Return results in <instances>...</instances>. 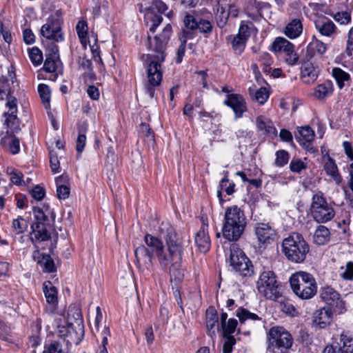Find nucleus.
I'll return each mask as SVG.
<instances>
[{"instance_id": "412c9836", "label": "nucleus", "mask_w": 353, "mask_h": 353, "mask_svg": "<svg viewBox=\"0 0 353 353\" xmlns=\"http://www.w3.org/2000/svg\"><path fill=\"white\" fill-rule=\"evenodd\" d=\"M320 69L312 63L306 62L303 64L301 72V79L305 84L313 83L319 74Z\"/></svg>"}, {"instance_id": "9b49d317", "label": "nucleus", "mask_w": 353, "mask_h": 353, "mask_svg": "<svg viewBox=\"0 0 353 353\" xmlns=\"http://www.w3.org/2000/svg\"><path fill=\"white\" fill-rule=\"evenodd\" d=\"M323 353H353V337L347 332H342L330 345L325 347Z\"/></svg>"}, {"instance_id": "1a4fd4ad", "label": "nucleus", "mask_w": 353, "mask_h": 353, "mask_svg": "<svg viewBox=\"0 0 353 353\" xmlns=\"http://www.w3.org/2000/svg\"><path fill=\"white\" fill-rule=\"evenodd\" d=\"M230 264L242 276L249 277L254 274L252 262L236 245L230 247Z\"/></svg>"}, {"instance_id": "9d476101", "label": "nucleus", "mask_w": 353, "mask_h": 353, "mask_svg": "<svg viewBox=\"0 0 353 353\" xmlns=\"http://www.w3.org/2000/svg\"><path fill=\"white\" fill-rule=\"evenodd\" d=\"M168 10L167 5L161 0H153L151 6L145 9L144 20L151 32H154L163 21L161 14Z\"/></svg>"}, {"instance_id": "4468645a", "label": "nucleus", "mask_w": 353, "mask_h": 353, "mask_svg": "<svg viewBox=\"0 0 353 353\" xmlns=\"http://www.w3.org/2000/svg\"><path fill=\"white\" fill-rule=\"evenodd\" d=\"M137 268L144 274H149L153 266L152 254L148 248L141 245L134 250Z\"/></svg>"}, {"instance_id": "79ce46f5", "label": "nucleus", "mask_w": 353, "mask_h": 353, "mask_svg": "<svg viewBox=\"0 0 353 353\" xmlns=\"http://www.w3.org/2000/svg\"><path fill=\"white\" fill-rule=\"evenodd\" d=\"M314 138V132L310 126L301 127L299 130V134L296 135V140L301 143L310 142Z\"/></svg>"}, {"instance_id": "f03ea898", "label": "nucleus", "mask_w": 353, "mask_h": 353, "mask_svg": "<svg viewBox=\"0 0 353 353\" xmlns=\"http://www.w3.org/2000/svg\"><path fill=\"white\" fill-rule=\"evenodd\" d=\"M246 225V219L243 211L237 205L226 209L221 233L229 241H238L243 234Z\"/></svg>"}, {"instance_id": "72a5a7b5", "label": "nucleus", "mask_w": 353, "mask_h": 353, "mask_svg": "<svg viewBox=\"0 0 353 353\" xmlns=\"http://www.w3.org/2000/svg\"><path fill=\"white\" fill-rule=\"evenodd\" d=\"M144 242L148 248L150 249V252L155 255L165 248L161 239L149 234L145 236Z\"/></svg>"}, {"instance_id": "2f4dec72", "label": "nucleus", "mask_w": 353, "mask_h": 353, "mask_svg": "<svg viewBox=\"0 0 353 353\" xmlns=\"http://www.w3.org/2000/svg\"><path fill=\"white\" fill-rule=\"evenodd\" d=\"M333 92V84L330 81H326L319 84L314 89V96L318 99H324Z\"/></svg>"}, {"instance_id": "c756f323", "label": "nucleus", "mask_w": 353, "mask_h": 353, "mask_svg": "<svg viewBox=\"0 0 353 353\" xmlns=\"http://www.w3.org/2000/svg\"><path fill=\"white\" fill-rule=\"evenodd\" d=\"M330 239V232L324 225H319L314 231L313 236L314 243L319 245H323L327 243Z\"/></svg>"}, {"instance_id": "680f3d73", "label": "nucleus", "mask_w": 353, "mask_h": 353, "mask_svg": "<svg viewBox=\"0 0 353 353\" xmlns=\"http://www.w3.org/2000/svg\"><path fill=\"white\" fill-rule=\"evenodd\" d=\"M62 345L58 341H53L50 344L46 345L43 353H61Z\"/></svg>"}, {"instance_id": "7c9ffc66", "label": "nucleus", "mask_w": 353, "mask_h": 353, "mask_svg": "<svg viewBox=\"0 0 353 353\" xmlns=\"http://www.w3.org/2000/svg\"><path fill=\"white\" fill-rule=\"evenodd\" d=\"M248 93L252 101H256L260 105L264 104L270 95L268 89L264 87H261L257 90H255L254 88L250 87Z\"/></svg>"}, {"instance_id": "a211bd4d", "label": "nucleus", "mask_w": 353, "mask_h": 353, "mask_svg": "<svg viewBox=\"0 0 353 353\" xmlns=\"http://www.w3.org/2000/svg\"><path fill=\"white\" fill-rule=\"evenodd\" d=\"M159 232L166 242L167 246L171 247V244L174 248L183 251L182 241L179 238L174 228L168 223H162Z\"/></svg>"}, {"instance_id": "13d9d810", "label": "nucleus", "mask_w": 353, "mask_h": 353, "mask_svg": "<svg viewBox=\"0 0 353 353\" xmlns=\"http://www.w3.org/2000/svg\"><path fill=\"white\" fill-rule=\"evenodd\" d=\"M238 322L234 319H230L225 325L221 326L224 335L228 334V336H232L231 334L235 332L236 328Z\"/></svg>"}, {"instance_id": "393cba45", "label": "nucleus", "mask_w": 353, "mask_h": 353, "mask_svg": "<svg viewBox=\"0 0 353 353\" xmlns=\"http://www.w3.org/2000/svg\"><path fill=\"white\" fill-rule=\"evenodd\" d=\"M205 316L208 334L212 338L219 330L217 312L214 307H209L206 310Z\"/></svg>"}, {"instance_id": "cd10ccee", "label": "nucleus", "mask_w": 353, "mask_h": 353, "mask_svg": "<svg viewBox=\"0 0 353 353\" xmlns=\"http://www.w3.org/2000/svg\"><path fill=\"white\" fill-rule=\"evenodd\" d=\"M181 261H178L176 265L172 263L168 267L172 289H174V285H179L184 278L183 270L181 268Z\"/></svg>"}, {"instance_id": "f8f14e48", "label": "nucleus", "mask_w": 353, "mask_h": 353, "mask_svg": "<svg viewBox=\"0 0 353 353\" xmlns=\"http://www.w3.org/2000/svg\"><path fill=\"white\" fill-rule=\"evenodd\" d=\"M272 50L276 52H284L285 61L290 65H294L299 59V56L294 52V46L283 37H276L272 44Z\"/></svg>"}, {"instance_id": "4be33fe9", "label": "nucleus", "mask_w": 353, "mask_h": 353, "mask_svg": "<svg viewBox=\"0 0 353 353\" xmlns=\"http://www.w3.org/2000/svg\"><path fill=\"white\" fill-rule=\"evenodd\" d=\"M255 233L259 241L263 243H269L276 236V232L269 224L258 223L255 227Z\"/></svg>"}, {"instance_id": "f704fd0d", "label": "nucleus", "mask_w": 353, "mask_h": 353, "mask_svg": "<svg viewBox=\"0 0 353 353\" xmlns=\"http://www.w3.org/2000/svg\"><path fill=\"white\" fill-rule=\"evenodd\" d=\"M17 112H8L4 114L6 117L5 120V124L7 125L6 134H14L20 130Z\"/></svg>"}, {"instance_id": "3c124183", "label": "nucleus", "mask_w": 353, "mask_h": 353, "mask_svg": "<svg viewBox=\"0 0 353 353\" xmlns=\"http://www.w3.org/2000/svg\"><path fill=\"white\" fill-rule=\"evenodd\" d=\"M13 230L17 234L23 233L28 228V222L21 216H18L12 221Z\"/></svg>"}, {"instance_id": "e2e57ef3", "label": "nucleus", "mask_w": 353, "mask_h": 353, "mask_svg": "<svg viewBox=\"0 0 353 353\" xmlns=\"http://www.w3.org/2000/svg\"><path fill=\"white\" fill-rule=\"evenodd\" d=\"M341 276L345 280H353V262L349 261L346 263L345 270L341 274Z\"/></svg>"}, {"instance_id": "39448f33", "label": "nucleus", "mask_w": 353, "mask_h": 353, "mask_svg": "<svg viewBox=\"0 0 353 353\" xmlns=\"http://www.w3.org/2000/svg\"><path fill=\"white\" fill-rule=\"evenodd\" d=\"M33 212L36 221L31 225L30 240L38 250L41 243L50 239V221L48 214L41 208H34Z\"/></svg>"}, {"instance_id": "aec40b11", "label": "nucleus", "mask_w": 353, "mask_h": 353, "mask_svg": "<svg viewBox=\"0 0 353 353\" xmlns=\"http://www.w3.org/2000/svg\"><path fill=\"white\" fill-rule=\"evenodd\" d=\"M43 288L47 302L46 311L49 313H53L57 308V290L49 281L43 283Z\"/></svg>"}, {"instance_id": "ddd939ff", "label": "nucleus", "mask_w": 353, "mask_h": 353, "mask_svg": "<svg viewBox=\"0 0 353 353\" xmlns=\"http://www.w3.org/2000/svg\"><path fill=\"white\" fill-rule=\"evenodd\" d=\"M183 251L174 248L171 244V247L167 246L164 248L156 256L159 261V265L163 270H168V267L178 261H182Z\"/></svg>"}, {"instance_id": "7ed1b4c3", "label": "nucleus", "mask_w": 353, "mask_h": 353, "mask_svg": "<svg viewBox=\"0 0 353 353\" xmlns=\"http://www.w3.org/2000/svg\"><path fill=\"white\" fill-rule=\"evenodd\" d=\"M281 250L288 261L301 263L305 260L310 246L301 234L293 233L283 240Z\"/></svg>"}, {"instance_id": "ea45409f", "label": "nucleus", "mask_w": 353, "mask_h": 353, "mask_svg": "<svg viewBox=\"0 0 353 353\" xmlns=\"http://www.w3.org/2000/svg\"><path fill=\"white\" fill-rule=\"evenodd\" d=\"M57 52V47L55 46L52 50V53L50 54V57H47L45 60L43 68L46 72L50 73L56 72L59 58Z\"/></svg>"}, {"instance_id": "0e129e2a", "label": "nucleus", "mask_w": 353, "mask_h": 353, "mask_svg": "<svg viewBox=\"0 0 353 353\" xmlns=\"http://www.w3.org/2000/svg\"><path fill=\"white\" fill-rule=\"evenodd\" d=\"M236 343V339L233 336H228L223 343V353H232L234 345Z\"/></svg>"}, {"instance_id": "6ab92c4d", "label": "nucleus", "mask_w": 353, "mask_h": 353, "mask_svg": "<svg viewBox=\"0 0 353 353\" xmlns=\"http://www.w3.org/2000/svg\"><path fill=\"white\" fill-rule=\"evenodd\" d=\"M333 319V312L330 307H323L314 311L312 315V325L314 327L325 329Z\"/></svg>"}, {"instance_id": "864d4df0", "label": "nucleus", "mask_w": 353, "mask_h": 353, "mask_svg": "<svg viewBox=\"0 0 353 353\" xmlns=\"http://www.w3.org/2000/svg\"><path fill=\"white\" fill-rule=\"evenodd\" d=\"M289 153L283 150H279L276 152L275 165L282 167L286 165L289 161Z\"/></svg>"}, {"instance_id": "c9c22d12", "label": "nucleus", "mask_w": 353, "mask_h": 353, "mask_svg": "<svg viewBox=\"0 0 353 353\" xmlns=\"http://www.w3.org/2000/svg\"><path fill=\"white\" fill-rule=\"evenodd\" d=\"M184 28L179 35H184L185 32L192 33V39L196 36L198 21L190 14H186L183 19Z\"/></svg>"}, {"instance_id": "0eeeda50", "label": "nucleus", "mask_w": 353, "mask_h": 353, "mask_svg": "<svg viewBox=\"0 0 353 353\" xmlns=\"http://www.w3.org/2000/svg\"><path fill=\"white\" fill-rule=\"evenodd\" d=\"M310 214L317 223H327L335 216V210L328 203L322 192H317L312 196L310 208Z\"/></svg>"}, {"instance_id": "bf43d9fd", "label": "nucleus", "mask_w": 353, "mask_h": 353, "mask_svg": "<svg viewBox=\"0 0 353 353\" xmlns=\"http://www.w3.org/2000/svg\"><path fill=\"white\" fill-rule=\"evenodd\" d=\"M50 165L53 173L60 172V163L57 154L53 151H50Z\"/></svg>"}, {"instance_id": "49530a36", "label": "nucleus", "mask_w": 353, "mask_h": 353, "mask_svg": "<svg viewBox=\"0 0 353 353\" xmlns=\"http://www.w3.org/2000/svg\"><path fill=\"white\" fill-rule=\"evenodd\" d=\"M236 315L239 318L241 323H243L247 320L259 321L261 318L256 314L250 312L247 309L239 307L236 312Z\"/></svg>"}, {"instance_id": "c03bdc74", "label": "nucleus", "mask_w": 353, "mask_h": 353, "mask_svg": "<svg viewBox=\"0 0 353 353\" xmlns=\"http://www.w3.org/2000/svg\"><path fill=\"white\" fill-rule=\"evenodd\" d=\"M332 74L340 89L344 87L345 81L350 80V74L339 68H333Z\"/></svg>"}, {"instance_id": "de8ad7c7", "label": "nucleus", "mask_w": 353, "mask_h": 353, "mask_svg": "<svg viewBox=\"0 0 353 353\" xmlns=\"http://www.w3.org/2000/svg\"><path fill=\"white\" fill-rule=\"evenodd\" d=\"M14 83V81L12 79L8 80L4 77H1L0 79V98L1 99H3V97H8L12 95V90L11 88V85Z\"/></svg>"}, {"instance_id": "8fccbe9b", "label": "nucleus", "mask_w": 353, "mask_h": 353, "mask_svg": "<svg viewBox=\"0 0 353 353\" xmlns=\"http://www.w3.org/2000/svg\"><path fill=\"white\" fill-rule=\"evenodd\" d=\"M230 16V12H228L226 7L222 4L219 5L217 9L216 20L217 24L220 28H223Z\"/></svg>"}, {"instance_id": "5fc2aeb1", "label": "nucleus", "mask_w": 353, "mask_h": 353, "mask_svg": "<svg viewBox=\"0 0 353 353\" xmlns=\"http://www.w3.org/2000/svg\"><path fill=\"white\" fill-rule=\"evenodd\" d=\"M88 30V25L85 21L81 20L77 23L76 26V30L81 43L86 39Z\"/></svg>"}, {"instance_id": "bb28decb", "label": "nucleus", "mask_w": 353, "mask_h": 353, "mask_svg": "<svg viewBox=\"0 0 353 353\" xmlns=\"http://www.w3.org/2000/svg\"><path fill=\"white\" fill-rule=\"evenodd\" d=\"M34 260L37 259V263L43 268V270L46 272H53L56 270L54 261L49 254H41L38 250L33 253Z\"/></svg>"}, {"instance_id": "37998d69", "label": "nucleus", "mask_w": 353, "mask_h": 353, "mask_svg": "<svg viewBox=\"0 0 353 353\" xmlns=\"http://www.w3.org/2000/svg\"><path fill=\"white\" fill-rule=\"evenodd\" d=\"M188 39H192V33L185 32L184 35H179V40L181 44L176 52V62L177 63H181L183 58L185 55L186 43Z\"/></svg>"}, {"instance_id": "a18cd8bd", "label": "nucleus", "mask_w": 353, "mask_h": 353, "mask_svg": "<svg viewBox=\"0 0 353 353\" xmlns=\"http://www.w3.org/2000/svg\"><path fill=\"white\" fill-rule=\"evenodd\" d=\"M232 45V48L234 52L241 54L245 50L247 40L238 36H230L228 39Z\"/></svg>"}, {"instance_id": "6e6552de", "label": "nucleus", "mask_w": 353, "mask_h": 353, "mask_svg": "<svg viewBox=\"0 0 353 353\" xmlns=\"http://www.w3.org/2000/svg\"><path fill=\"white\" fill-rule=\"evenodd\" d=\"M256 288L259 293L267 299L276 301L281 296L276 275L270 270H265L260 274Z\"/></svg>"}, {"instance_id": "6e6d98bb", "label": "nucleus", "mask_w": 353, "mask_h": 353, "mask_svg": "<svg viewBox=\"0 0 353 353\" xmlns=\"http://www.w3.org/2000/svg\"><path fill=\"white\" fill-rule=\"evenodd\" d=\"M306 164L300 159L293 158L290 163V169L292 172L299 173L306 169Z\"/></svg>"}, {"instance_id": "423d86ee", "label": "nucleus", "mask_w": 353, "mask_h": 353, "mask_svg": "<svg viewBox=\"0 0 353 353\" xmlns=\"http://www.w3.org/2000/svg\"><path fill=\"white\" fill-rule=\"evenodd\" d=\"M291 334L283 327H273L268 334V350L270 353H286L292 345Z\"/></svg>"}, {"instance_id": "b1692460", "label": "nucleus", "mask_w": 353, "mask_h": 353, "mask_svg": "<svg viewBox=\"0 0 353 353\" xmlns=\"http://www.w3.org/2000/svg\"><path fill=\"white\" fill-rule=\"evenodd\" d=\"M314 26L319 33L323 36L330 37L336 31L334 23L329 19L321 16L314 20Z\"/></svg>"}, {"instance_id": "c85d7f7f", "label": "nucleus", "mask_w": 353, "mask_h": 353, "mask_svg": "<svg viewBox=\"0 0 353 353\" xmlns=\"http://www.w3.org/2000/svg\"><path fill=\"white\" fill-rule=\"evenodd\" d=\"M326 50L327 47L324 43L314 39L307 46L306 57L307 59H311L316 54L323 55Z\"/></svg>"}, {"instance_id": "473e14b6", "label": "nucleus", "mask_w": 353, "mask_h": 353, "mask_svg": "<svg viewBox=\"0 0 353 353\" xmlns=\"http://www.w3.org/2000/svg\"><path fill=\"white\" fill-rule=\"evenodd\" d=\"M256 122L258 129L263 131L264 134L276 135V130L269 119L263 116H259L256 118Z\"/></svg>"}, {"instance_id": "f257e3e1", "label": "nucleus", "mask_w": 353, "mask_h": 353, "mask_svg": "<svg viewBox=\"0 0 353 353\" xmlns=\"http://www.w3.org/2000/svg\"><path fill=\"white\" fill-rule=\"evenodd\" d=\"M172 34V26L167 24L162 32L155 36L152 40L148 36L149 48L152 53L145 55V61L147 65V81L144 84L145 92L153 98L155 94V88L161 85L163 78L161 63L164 62L166 57V45Z\"/></svg>"}, {"instance_id": "e433bc0d", "label": "nucleus", "mask_w": 353, "mask_h": 353, "mask_svg": "<svg viewBox=\"0 0 353 353\" xmlns=\"http://www.w3.org/2000/svg\"><path fill=\"white\" fill-rule=\"evenodd\" d=\"M324 169L326 173L331 176L337 184H340L342 181V177L339 173L338 168L334 161L328 157L324 165Z\"/></svg>"}, {"instance_id": "58836bf2", "label": "nucleus", "mask_w": 353, "mask_h": 353, "mask_svg": "<svg viewBox=\"0 0 353 353\" xmlns=\"http://www.w3.org/2000/svg\"><path fill=\"white\" fill-rule=\"evenodd\" d=\"M13 134H6L1 140V144L5 145H9V149L12 154L19 153L20 150L19 140L18 138L12 136Z\"/></svg>"}, {"instance_id": "dca6fc26", "label": "nucleus", "mask_w": 353, "mask_h": 353, "mask_svg": "<svg viewBox=\"0 0 353 353\" xmlns=\"http://www.w3.org/2000/svg\"><path fill=\"white\" fill-rule=\"evenodd\" d=\"M72 319L75 323V325H74V327H75V338L73 339L72 337V341L77 345L83 338L84 327L79 308L70 305L68 309V320L69 322H72Z\"/></svg>"}, {"instance_id": "a19ab883", "label": "nucleus", "mask_w": 353, "mask_h": 353, "mask_svg": "<svg viewBox=\"0 0 353 353\" xmlns=\"http://www.w3.org/2000/svg\"><path fill=\"white\" fill-rule=\"evenodd\" d=\"M57 333L58 336L61 338L68 337L67 342L73 343L72 337L73 339L75 338V327H74V323L72 322H68V327L57 325Z\"/></svg>"}, {"instance_id": "338daca9", "label": "nucleus", "mask_w": 353, "mask_h": 353, "mask_svg": "<svg viewBox=\"0 0 353 353\" xmlns=\"http://www.w3.org/2000/svg\"><path fill=\"white\" fill-rule=\"evenodd\" d=\"M57 194L59 199H65L70 195V188L68 185L57 187Z\"/></svg>"}, {"instance_id": "4c0bfd02", "label": "nucleus", "mask_w": 353, "mask_h": 353, "mask_svg": "<svg viewBox=\"0 0 353 353\" xmlns=\"http://www.w3.org/2000/svg\"><path fill=\"white\" fill-rule=\"evenodd\" d=\"M321 296L323 301L329 305H334V303L338 305L339 301L341 302L339 294L333 288L330 287L324 288Z\"/></svg>"}, {"instance_id": "5701e85b", "label": "nucleus", "mask_w": 353, "mask_h": 353, "mask_svg": "<svg viewBox=\"0 0 353 353\" xmlns=\"http://www.w3.org/2000/svg\"><path fill=\"white\" fill-rule=\"evenodd\" d=\"M195 243L201 252L205 253L210 248V239L208 235V225H202L194 239Z\"/></svg>"}, {"instance_id": "20e7f679", "label": "nucleus", "mask_w": 353, "mask_h": 353, "mask_svg": "<svg viewBox=\"0 0 353 353\" xmlns=\"http://www.w3.org/2000/svg\"><path fill=\"white\" fill-rule=\"evenodd\" d=\"M289 282L294 294L302 300L313 298L317 292V283L314 276L307 272L299 271L292 274Z\"/></svg>"}, {"instance_id": "69168bd1", "label": "nucleus", "mask_w": 353, "mask_h": 353, "mask_svg": "<svg viewBox=\"0 0 353 353\" xmlns=\"http://www.w3.org/2000/svg\"><path fill=\"white\" fill-rule=\"evenodd\" d=\"M212 24L209 21L200 20L198 21L197 29L199 30L201 32L209 33L212 31Z\"/></svg>"}, {"instance_id": "09e8293b", "label": "nucleus", "mask_w": 353, "mask_h": 353, "mask_svg": "<svg viewBox=\"0 0 353 353\" xmlns=\"http://www.w3.org/2000/svg\"><path fill=\"white\" fill-rule=\"evenodd\" d=\"M38 92L45 108H48L50 107V90L49 87L45 84H39L38 86Z\"/></svg>"}, {"instance_id": "a878e982", "label": "nucleus", "mask_w": 353, "mask_h": 353, "mask_svg": "<svg viewBox=\"0 0 353 353\" xmlns=\"http://www.w3.org/2000/svg\"><path fill=\"white\" fill-rule=\"evenodd\" d=\"M303 23L301 19H293L285 27L283 33L290 39L298 38L303 32Z\"/></svg>"}, {"instance_id": "2eb2a0df", "label": "nucleus", "mask_w": 353, "mask_h": 353, "mask_svg": "<svg viewBox=\"0 0 353 353\" xmlns=\"http://www.w3.org/2000/svg\"><path fill=\"white\" fill-rule=\"evenodd\" d=\"M41 33L46 39L56 42L62 41L64 39L59 20L49 19L46 23L42 26Z\"/></svg>"}, {"instance_id": "4d7b16f0", "label": "nucleus", "mask_w": 353, "mask_h": 353, "mask_svg": "<svg viewBox=\"0 0 353 353\" xmlns=\"http://www.w3.org/2000/svg\"><path fill=\"white\" fill-rule=\"evenodd\" d=\"M110 336V329L107 327H105L102 332V341L101 345L99 347L98 353H108L106 345L108 343V337Z\"/></svg>"}, {"instance_id": "603ef678", "label": "nucleus", "mask_w": 353, "mask_h": 353, "mask_svg": "<svg viewBox=\"0 0 353 353\" xmlns=\"http://www.w3.org/2000/svg\"><path fill=\"white\" fill-rule=\"evenodd\" d=\"M29 58L33 65H38L42 63L43 54L41 51L37 47H34L28 51Z\"/></svg>"}, {"instance_id": "f3484780", "label": "nucleus", "mask_w": 353, "mask_h": 353, "mask_svg": "<svg viewBox=\"0 0 353 353\" xmlns=\"http://www.w3.org/2000/svg\"><path fill=\"white\" fill-rule=\"evenodd\" d=\"M223 104L231 108L236 119L242 117L247 111V104L243 96L238 94H228Z\"/></svg>"}, {"instance_id": "052dcab7", "label": "nucleus", "mask_w": 353, "mask_h": 353, "mask_svg": "<svg viewBox=\"0 0 353 353\" xmlns=\"http://www.w3.org/2000/svg\"><path fill=\"white\" fill-rule=\"evenodd\" d=\"M335 21L341 24H347L351 21V15L348 12H338L333 16Z\"/></svg>"}, {"instance_id": "774afa93", "label": "nucleus", "mask_w": 353, "mask_h": 353, "mask_svg": "<svg viewBox=\"0 0 353 353\" xmlns=\"http://www.w3.org/2000/svg\"><path fill=\"white\" fill-rule=\"evenodd\" d=\"M236 36L248 41V38L250 36L249 26L246 24L241 23L239 29V33L236 34Z\"/></svg>"}]
</instances>
